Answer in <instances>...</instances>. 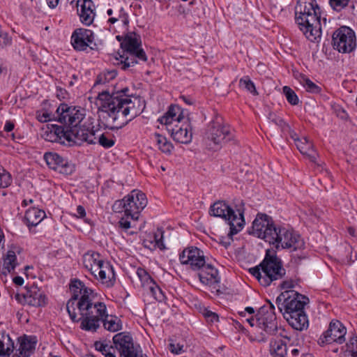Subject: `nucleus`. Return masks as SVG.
<instances>
[{
  "label": "nucleus",
  "instance_id": "f257e3e1",
  "mask_svg": "<svg viewBox=\"0 0 357 357\" xmlns=\"http://www.w3.org/2000/svg\"><path fill=\"white\" fill-rule=\"evenodd\" d=\"M128 91V88H124L112 93L107 91L98 93V126L118 130L142 113L144 101L137 96L131 97Z\"/></svg>",
  "mask_w": 357,
  "mask_h": 357
},
{
  "label": "nucleus",
  "instance_id": "f03ea898",
  "mask_svg": "<svg viewBox=\"0 0 357 357\" xmlns=\"http://www.w3.org/2000/svg\"><path fill=\"white\" fill-rule=\"evenodd\" d=\"M57 121L63 124H48L42 134L45 140L64 144L65 142L77 144L78 139H83L84 132L79 130V123L84 120V114L76 107L61 104L56 109Z\"/></svg>",
  "mask_w": 357,
  "mask_h": 357
},
{
  "label": "nucleus",
  "instance_id": "7ed1b4c3",
  "mask_svg": "<svg viewBox=\"0 0 357 357\" xmlns=\"http://www.w3.org/2000/svg\"><path fill=\"white\" fill-rule=\"evenodd\" d=\"M69 288L72 297L67 302L66 310L73 322H81L86 316L91 314L93 310L100 312L105 309L104 303L93 302V290L80 280H71Z\"/></svg>",
  "mask_w": 357,
  "mask_h": 357
},
{
  "label": "nucleus",
  "instance_id": "20e7f679",
  "mask_svg": "<svg viewBox=\"0 0 357 357\" xmlns=\"http://www.w3.org/2000/svg\"><path fill=\"white\" fill-rule=\"evenodd\" d=\"M321 10L317 0H298L295 6V22L311 42L321 35Z\"/></svg>",
  "mask_w": 357,
  "mask_h": 357
},
{
  "label": "nucleus",
  "instance_id": "39448f33",
  "mask_svg": "<svg viewBox=\"0 0 357 357\" xmlns=\"http://www.w3.org/2000/svg\"><path fill=\"white\" fill-rule=\"evenodd\" d=\"M245 322L251 326L254 340L259 342H266L270 336L276 335L278 331L275 306L270 301L268 305L259 309L256 318L253 316L248 318L245 317Z\"/></svg>",
  "mask_w": 357,
  "mask_h": 357
},
{
  "label": "nucleus",
  "instance_id": "423d86ee",
  "mask_svg": "<svg viewBox=\"0 0 357 357\" xmlns=\"http://www.w3.org/2000/svg\"><path fill=\"white\" fill-rule=\"evenodd\" d=\"M261 285L269 286L273 281L282 279L286 274L282 260L273 252L267 250L261 262L249 269Z\"/></svg>",
  "mask_w": 357,
  "mask_h": 357
},
{
  "label": "nucleus",
  "instance_id": "0eeeda50",
  "mask_svg": "<svg viewBox=\"0 0 357 357\" xmlns=\"http://www.w3.org/2000/svg\"><path fill=\"white\" fill-rule=\"evenodd\" d=\"M244 212V203L242 200L235 205L234 208L225 202L218 201L211 206L209 211L211 215L225 220L229 225L228 236L231 238L243 229L245 224Z\"/></svg>",
  "mask_w": 357,
  "mask_h": 357
},
{
  "label": "nucleus",
  "instance_id": "6e6552de",
  "mask_svg": "<svg viewBox=\"0 0 357 357\" xmlns=\"http://www.w3.org/2000/svg\"><path fill=\"white\" fill-rule=\"evenodd\" d=\"M105 309L99 312H94L86 316L81 321L80 328L86 331L96 332L100 328V324L104 328L110 331L116 332L122 329L121 319L116 316L109 315L107 313L106 305L104 303Z\"/></svg>",
  "mask_w": 357,
  "mask_h": 357
},
{
  "label": "nucleus",
  "instance_id": "1a4fd4ad",
  "mask_svg": "<svg viewBox=\"0 0 357 357\" xmlns=\"http://www.w3.org/2000/svg\"><path fill=\"white\" fill-rule=\"evenodd\" d=\"M126 203V217H121L119 221V227L128 230L131 228V221L138 220L142 211L147 204L146 196L138 190H133L124 197Z\"/></svg>",
  "mask_w": 357,
  "mask_h": 357
},
{
  "label": "nucleus",
  "instance_id": "9d476101",
  "mask_svg": "<svg viewBox=\"0 0 357 357\" xmlns=\"http://www.w3.org/2000/svg\"><path fill=\"white\" fill-rule=\"evenodd\" d=\"M231 138L229 126L224 123L222 116L216 115L208 125L205 132L206 145L210 149L216 151Z\"/></svg>",
  "mask_w": 357,
  "mask_h": 357
},
{
  "label": "nucleus",
  "instance_id": "9b49d317",
  "mask_svg": "<svg viewBox=\"0 0 357 357\" xmlns=\"http://www.w3.org/2000/svg\"><path fill=\"white\" fill-rule=\"evenodd\" d=\"M94 119L92 117L85 119L79 123V130H82L84 139H78L77 144L82 142H87L89 144L98 143L105 149L112 147L115 144V137L109 132L98 134L99 129L95 128L93 126Z\"/></svg>",
  "mask_w": 357,
  "mask_h": 357
},
{
  "label": "nucleus",
  "instance_id": "f8f14e48",
  "mask_svg": "<svg viewBox=\"0 0 357 357\" xmlns=\"http://www.w3.org/2000/svg\"><path fill=\"white\" fill-rule=\"evenodd\" d=\"M307 297L294 290L282 292L276 298V305L280 312L284 315L305 311L304 307L308 303Z\"/></svg>",
  "mask_w": 357,
  "mask_h": 357
},
{
  "label": "nucleus",
  "instance_id": "ddd939ff",
  "mask_svg": "<svg viewBox=\"0 0 357 357\" xmlns=\"http://www.w3.org/2000/svg\"><path fill=\"white\" fill-rule=\"evenodd\" d=\"M113 343L121 357H147L142 354L140 346L134 343L132 335L128 332L116 334Z\"/></svg>",
  "mask_w": 357,
  "mask_h": 357
},
{
  "label": "nucleus",
  "instance_id": "4468645a",
  "mask_svg": "<svg viewBox=\"0 0 357 357\" xmlns=\"http://www.w3.org/2000/svg\"><path fill=\"white\" fill-rule=\"evenodd\" d=\"M333 48L340 53H350L356 47L355 32L348 26H341L333 34Z\"/></svg>",
  "mask_w": 357,
  "mask_h": 357
},
{
  "label": "nucleus",
  "instance_id": "2eb2a0df",
  "mask_svg": "<svg viewBox=\"0 0 357 357\" xmlns=\"http://www.w3.org/2000/svg\"><path fill=\"white\" fill-rule=\"evenodd\" d=\"M346 334L347 328L342 323L333 319L330 322L328 329L319 338L318 344L321 347L333 342L342 344L345 342Z\"/></svg>",
  "mask_w": 357,
  "mask_h": 357
},
{
  "label": "nucleus",
  "instance_id": "dca6fc26",
  "mask_svg": "<svg viewBox=\"0 0 357 357\" xmlns=\"http://www.w3.org/2000/svg\"><path fill=\"white\" fill-rule=\"evenodd\" d=\"M14 297L20 304H26L35 307H44L47 301L44 292L34 284L26 287L25 293H16Z\"/></svg>",
  "mask_w": 357,
  "mask_h": 357
},
{
  "label": "nucleus",
  "instance_id": "f3484780",
  "mask_svg": "<svg viewBox=\"0 0 357 357\" xmlns=\"http://www.w3.org/2000/svg\"><path fill=\"white\" fill-rule=\"evenodd\" d=\"M94 33L87 29H76L71 36V44L76 51H85L87 48L90 50H98V46L93 43Z\"/></svg>",
  "mask_w": 357,
  "mask_h": 357
},
{
  "label": "nucleus",
  "instance_id": "a211bd4d",
  "mask_svg": "<svg viewBox=\"0 0 357 357\" xmlns=\"http://www.w3.org/2000/svg\"><path fill=\"white\" fill-rule=\"evenodd\" d=\"M179 261L181 264L189 266L194 271L200 269L206 262L203 251L195 246L185 248L179 254Z\"/></svg>",
  "mask_w": 357,
  "mask_h": 357
},
{
  "label": "nucleus",
  "instance_id": "6ab92c4d",
  "mask_svg": "<svg viewBox=\"0 0 357 357\" xmlns=\"http://www.w3.org/2000/svg\"><path fill=\"white\" fill-rule=\"evenodd\" d=\"M198 278L199 281L204 285L211 288L213 292L220 293V278L217 268L211 264L204 263L200 269H198Z\"/></svg>",
  "mask_w": 357,
  "mask_h": 357
},
{
  "label": "nucleus",
  "instance_id": "aec40b11",
  "mask_svg": "<svg viewBox=\"0 0 357 357\" xmlns=\"http://www.w3.org/2000/svg\"><path fill=\"white\" fill-rule=\"evenodd\" d=\"M44 160L47 166L60 174L68 176L72 174L75 170V165L63 158L57 153L47 152L44 155Z\"/></svg>",
  "mask_w": 357,
  "mask_h": 357
},
{
  "label": "nucleus",
  "instance_id": "412c9836",
  "mask_svg": "<svg viewBox=\"0 0 357 357\" xmlns=\"http://www.w3.org/2000/svg\"><path fill=\"white\" fill-rule=\"evenodd\" d=\"M275 227L276 224L271 216L258 213L252 222V230L249 233L266 241V236L270 234V230Z\"/></svg>",
  "mask_w": 357,
  "mask_h": 357
},
{
  "label": "nucleus",
  "instance_id": "4be33fe9",
  "mask_svg": "<svg viewBox=\"0 0 357 357\" xmlns=\"http://www.w3.org/2000/svg\"><path fill=\"white\" fill-rule=\"evenodd\" d=\"M172 139L177 143L188 144L192 141V133L188 121L178 122L167 128Z\"/></svg>",
  "mask_w": 357,
  "mask_h": 357
},
{
  "label": "nucleus",
  "instance_id": "5701e85b",
  "mask_svg": "<svg viewBox=\"0 0 357 357\" xmlns=\"http://www.w3.org/2000/svg\"><path fill=\"white\" fill-rule=\"evenodd\" d=\"M82 263L84 267L86 269H91L93 267L96 268H99L98 267H101L104 270H100V275L104 278L105 272L107 273L108 276L111 275L110 273V263L109 261H105L101 258V255L95 251L89 250L86 252L82 257Z\"/></svg>",
  "mask_w": 357,
  "mask_h": 357
},
{
  "label": "nucleus",
  "instance_id": "b1692460",
  "mask_svg": "<svg viewBox=\"0 0 357 357\" xmlns=\"http://www.w3.org/2000/svg\"><path fill=\"white\" fill-rule=\"evenodd\" d=\"M282 235L284 236L280 248L291 249L292 251H296L305 248L304 240L294 230L282 229Z\"/></svg>",
  "mask_w": 357,
  "mask_h": 357
},
{
  "label": "nucleus",
  "instance_id": "393cba45",
  "mask_svg": "<svg viewBox=\"0 0 357 357\" xmlns=\"http://www.w3.org/2000/svg\"><path fill=\"white\" fill-rule=\"evenodd\" d=\"M76 5L80 21L85 25H91L96 16L95 5L91 0H77Z\"/></svg>",
  "mask_w": 357,
  "mask_h": 357
},
{
  "label": "nucleus",
  "instance_id": "a878e982",
  "mask_svg": "<svg viewBox=\"0 0 357 357\" xmlns=\"http://www.w3.org/2000/svg\"><path fill=\"white\" fill-rule=\"evenodd\" d=\"M184 119L183 111L178 105H172L169 107L167 112L159 119L161 124L166 126V128L170 125L177 124Z\"/></svg>",
  "mask_w": 357,
  "mask_h": 357
},
{
  "label": "nucleus",
  "instance_id": "bb28decb",
  "mask_svg": "<svg viewBox=\"0 0 357 357\" xmlns=\"http://www.w3.org/2000/svg\"><path fill=\"white\" fill-rule=\"evenodd\" d=\"M284 318L294 329L297 331H301L304 329H307L309 325L307 316L305 311L284 315Z\"/></svg>",
  "mask_w": 357,
  "mask_h": 357
},
{
  "label": "nucleus",
  "instance_id": "cd10ccee",
  "mask_svg": "<svg viewBox=\"0 0 357 357\" xmlns=\"http://www.w3.org/2000/svg\"><path fill=\"white\" fill-rule=\"evenodd\" d=\"M294 142L301 153L306 155L310 161L313 162H316L318 154L314 149L313 144L306 137L294 139Z\"/></svg>",
  "mask_w": 357,
  "mask_h": 357
},
{
  "label": "nucleus",
  "instance_id": "c85d7f7f",
  "mask_svg": "<svg viewBox=\"0 0 357 357\" xmlns=\"http://www.w3.org/2000/svg\"><path fill=\"white\" fill-rule=\"evenodd\" d=\"M45 217V213L43 210L31 207L25 212L23 222L31 229V227L38 225Z\"/></svg>",
  "mask_w": 357,
  "mask_h": 357
},
{
  "label": "nucleus",
  "instance_id": "c756f323",
  "mask_svg": "<svg viewBox=\"0 0 357 357\" xmlns=\"http://www.w3.org/2000/svg\"><path fill=\"white\" fill-rule=\"evenodd\" d=\"M23 252V249L17 245H13L7 252L6 256L3 259V268L8 273L15 271V267L18 265L16 255H20Z\"/></svg>",
  "mask_w": 357,
  "mask_h": 357
},
{
  "label": "nucleus",
  "instance_id": "7c9ffc66",
  "mask_svg": "<svg viewBox=\"0 0 357 357\" xmlns=\"http://www.w3.org/2000/svg\"><path fill=\"white\" fill-rule=\"evenodd\" d=\"M98 268H96L93 267L91 269H87V270L89 271H90L91 275H93L96 279H98L99 280H100V282L102 284H105L107 287H111L114 286L115 281H116V278H115V273H114L113 266L110 264L111 275H109V276H108L107 273L105 272L104 278L100 275V273H101L100 270L103 271L104 269L102 268V266L101 267L99 266Z\"/></svg>",
  "mask_w": 357,
  "mask_h": 357
},
{
  "label": "nucleus",
  "instance_id": "2f4dec72",
  "mask_svg": "<svg viewBox=\"0 0 357 357\" xmlns=\"http://www.w3.org/2000/svg\"><path fill=\"white\" fill-rule=\"evenodd\" d=\"M282 229L286 228L276 225V227L273 228L272 231H270V234H268L266 238V242L273 245L278 250L280 248L284 236L282 235ZM270 231H271V229Z\"/></svg>",
  "mask_w": 357,
  "mask_h": 357
},
{
  "label": "nucleus",
  "instance_id": "473e14b6",
  "mask_svg": "<svg viewBox=\"0 0 357 357\" xmlns=\"http://www.w3.org/2000/svg\"><path fill=\"white\" fill-rule=\"evenodd\" d=\"M270 353L273 357H285L287 354V344L282 340L271 341Z\"/></svg>",
  "mask_w": 357,
  "mask_h": 357
},
{
  "label": "nucleus",
  "instance_id": "72a5a7b5",
  "mask_svg": "<svg viewBox=\"0 0 357 357\" xmlns=\"http://www.w3.org/2000/svg\"><path fill=\"white\" fill-rule=\"evenodd\" d=\"M36 341L34 339L24 337L22 340L20 347V356L19 357H29L35 349Z\"/></svg>",
  "mask_w": 357,
  "mask_h": 357
},
{
  "label": "nucleus",
  "instance_id": "f704fd0d",
  "mask_svg": "<svg viewBox=\"0 0 357 357\" xmlns=\"http://www.w3.org/2000/svg\"><path fill=\"white\" fill-rule=\"evenodd\" d=\"M141 45L140 40L135 36H126L121 42V47L123 53H131Z\"/></svg>",
  "mask_w": 357,
  "mask_h": 357
},
{
  "label": "nucleus",
  "instance_id": "c9c22d12",
  "mask_svg": "<svg viewBox=\"0 0 357 357\" xmlns=\"http://www.w3.org/2000/svg\"><path fill=\"white\" fill-rule=\"evenodd\" d=\"M296 78L303 86L307 92L312 93H319L321 91V88L312 80H310L306 75L302 73H298Z\"/></svg>",
  "mask_w": 357,
  "mask_h": 357
},
{
  "label": "nucleus",
  "instance_id": "e433bc0d",
  "mask_svg": "<svg viewBox=\"0 0 357 357\" xmlns=\"http://www.w3.org/2000/svg\"><path fill=\"white\" fill-rule=\"evenodd\" d=\"M154 140L156 142L158 149L165 153H170L173 149L172 144L167 139L159 134H154Z\"/></svg>",
  "mask_w": 357,
  "mask_h": 357
},
{
  "label": "nucleus",
  "instance_id": "4c0bfd02",
  "mask_svg": "<svg viewBox=\"0 0 357 357\" xmlns=\"http://www.w3.org/2000/svg\"><path fill=\"white\" fill-rule=\"evenodd\" d=\"M137 275L141 281L142 287L147 289L150 287V286H153L155 283V280L143 268L139 267L137 269Z\"/></svg>",
  "mask_w": 357,
  "mask_h": 357
},
{
  "label": "nucleus",
  "instance_id": "58836bf2",
  "mask_svg": "<svg viewBox=\"0 0 357 357\" xmlns=\"http://www.w3.org/2000/svg\"><path fill=\"white\" fill-rule=\"evenodd\" d=\"M117 73L115 70L102 71L96 77L94 86L99 84H105L114 79Z\"/></svg>",
  "mask_w": 357,
  "mask_h": 357
},
{
  "label": "nucleus",
  "instance_id": "ea45409f",
  "mask_svg": "<svg viewBox=\"0 0 357 357\" xmlns=\"http://www.w3.org/2000/svg\"><path fill=\"white\" fill-rule=\"evenodd\" d=\"M149 238L150 239H147V243L152 244L153 248H159L161 250L165 249L163 243V231L162 230L158 229L157 232L154 233Z\"/></svg>",
  "mask_w": 357,
  "mask_h": 357
},
{
  "label": "nucleus",
  "instance_id": "a19ab883",
  "mask_svg": "<svg viewBox=\"0 0 357 357\" xmlns=\"http://www.w3.org/2000/svg\"><path fill=\"white\" fill-rule=\"evenodd\" d=\"M6 341L11 342L9 335L0 333V357H6L9 356L12 351L8 345L7 347L5 346Z\"/></svg>",
  "mask_w": 357,
  "mask_h": 357
},
{
  "label": "nucleus",
  "instance_id": "79ce46f5",
  "mask_svg": "<svg viewBox=\"0 0 357 357\" xmlns=\"http://www.w3.org/2000/svg\"><path fill=\"white\" fill-rule=\"evenodd\" d=\"M239 86L244 87L248 91L250 92L254 96L258 95V92L256 89L254 82L250 79L248 76H244L240 79Z\"/></svg>",
  "mask_w": 357,
  "mask_h": 357
},
{
  "label": "nucleus",
  "instance_id": "37998d69",
  "mask_svg": "<svg viewBox=\"0 0 357 357\" xmlns=\"http://www.w3.org/2000/svg\"><path fill=\"white\" fill-rule=\"evenodd\" d=\"M329 4L333 10L341 12L348 6L351 8V0H329Z\"/></svg>",
  "mask_w": 357,
  "mask_h": 357
},
{
  "label": "nucleus",
  "instance_id": "c03bdc74",
  "mask_svg": "<svg viewBox=\"0 0 357 357\" xmlns=\"http://www.w3.org/2000/svg\"><path fill=\"white\" fill-rule=\"evenodd\" d=\"M121 58L123 60H121L123 70H126L130 66H135L138 63V61L135 59L132 53H123V55L121 56Z\"/></svg>",
  "mask_w": 357,
  "mask_h": 357
},
{
  "label": "nucleus",
  "instance_id": "a18cd8bd",
  "mask_svg": "<svg viewBox=\"0 0 357 357\" xmlns=\"http://www.w3.org/2000/svg\"><path fill=\"white\" fill-rule=\"evenodd\" d=\"M148 289L157 301L162 302L165 301L166 296L161 288L156 284V282L154 284V285L150 286Z\"/></svg>",
  "mask_w": 357,
  "mask_h": 357
},
{
  "label": "nucleus",
  "instance_id": "49530a36",
  "mask_svg": "<svg viewBox=\"0 0 357 357\" xmlns=\"http://www.w3.org/2000/svg\"><path fill=\"white\" fill-rule=\"evenodd\" d=\"M282 89L288 102L292 105H297L299 100L294 91L287 86H284Z\"/></svg>",
  "mask_w": 357,
  "mask_h": 357
},
{
  "label": "nucleus",
  "instance_id": "de8ad7c7",
  "mask_svg": "<svg viewBox=\"0 0 357 357\" xmlns=\"http://www.w3.org/2000/svg\"><path fill=\"white\" fill-rule=\"evenodd\" d=\"M113 13H114V11L112 8H109L107 10V14L109 16H110V17L107 20L108 23L114 24L115 22H116L117 21H119L120 20L125 24L128 23V20L125 13H123V15H121V13H117V14H115V15L114 16Z\"/></svg>",
  "mask_w": 357,
  "mask_h": 357
},
{
  "label": "nucleus",
  "instance_id": "09e8293b",
  "mask_svg": "<svg viewBox=\"0 0 357 357\" xmlns=\"http://www.w3.org/2000/svg\"><path fill=\"white\" fill-rule=\"evenodd\" d=\"M12 183V177L9 172L0 169V188H5Z\"/></svg>",
  "mask_w": 357,
  "mask_h": 357
},
{
  "label": "nucleus",
  "instance_id": "8fccbe9b",
  "mask_svg": "<svg viewBox=\"0 0 357 357\" xmlns=\"http://www.w3.org/2000/svg\"><path fill=\"white\" fill-rule=\"evenodd\" d=\"M126 203L124 201V198L122 199H119L114 202V204L112 206V211L114 213H122L124 212V215L123 217H126Z\"/></svg>",
  "mask_w": 357,
  "mask_h": 357
},
{
  "label": "nucleus",
  "instance_id": "3c124183",
  "mask_svg": "<svg viewBox=\"0 0 357 357\" xmlns=\"http://www.w3.org/2000/svg\"><path fill=\"white\" fill-rule=\"evenodd\" d=\"M132 55H134L136 60L138 61H147V56L144 51L143 49L140 48L139 47L137 49H136L134 52H132Z\"/></svg>",
  "mask_w": 357,
  "mask_h": 357
},
{
  "label": "nucleus",
  "instance_id": "603ef678",
  "mask_svg": "<svg viewBox=\"0 0 357 357\" xmlns=\"http://www.w3.org/2000/svg\"><path fill=\"white\" fill-rule=\"evenodd\" d=\"M203 314L208 322L214 323L219 321V317L215 312L206 310Z\"/></svg>",
  "mask_w": 357,
  "mask_h": 357
},
{
  "label": "nucleus",
  "instance_id": "864d4df0",
  "mask_svg": "<svg viewBox=\"0 0 357 357\" xmlns=\"http://www.w3.org/2000/svg\"><path fill=\"white\" fill-rule=\"evenodd\" d=\"M347 350H349L351 353L352 351H355L354 349L357 347V335L354 334L349 339V342L347 343Z\"/></svg>",
  "mask_w": 357,
  "mask_h": 357
},
{
  "label": "nucleus",
  "instance_id": "5fc2aeb1",
  "mask_svg": "<svg viewBox=\"0 0 357 357\" xmlns=\"http://www.w3.org/2000/svg\"><path fill=\"white\" fill-rule=\"evenodd\" d=\"M296 281L292 279H289L282 281L280 286L281 289H284L293 288L294 287Z\"/></svg>",
  "mask_w": 357,
  "mask_h": 357
},
{
  "label": "nucleus",
  "instance_id": "6e6d98bb",
  "mask_svg": "<svg viewBox=\"0 0 357 357\" xmlns=\"http://www.w3.org/2000/svg\"><path fill=\"white\" fill-rule=\"evenodd\" d=\"M94 347L96 348V350L102 352V354H107V344H105L104 343L101 342H99V341H96L95 343H94Z\"/></svg>",
  "mask_w": 357,
  "mask_h": 357
},
{
  "label": "nucleus",
  "instance_id": "4d7b16f0",
  "mask_svg": "<svg viewBox=\"0 0 357 357\" xmlns=\"http://www.w3.org/2000/svg\"><path fill=\"white\" fill-rule=\"evenodd\" d=\"M269 119L272 120V121L275 123L276 125L280 126V127H284L286 123L284 121V120L280 117H277L275 116V115H273L271 114H270L269 115Z\"/></svg>",
  "mask_w": 357,
  "mask_h": 357
},
{
  "label": "nucleus",
  "instance_id": "13d9d810",
  "mask_svg": "<svg viewBox=\"0 0 357 357\" xmlns=\"http://www.w3.org/2000/svg\"><path fill=\"white\" fill-rule=\"evenodd\" d=\"M37 118L40 122H47L50 121V114L47 112H44L42 114H38Z\"/></svg>",
  "mask_w": 357,
  "mask_h": 357
},
{
  "label": "nucleus",
  "instance_id": "bf43d9fd",
  "mask_svg": "<svg viewBox=\"0 0 357 357\" xmlns=\"http://www.w3.org/2000/svg\"><path fill=\"white\" fill-rule=\"evenodd\" d=\"M183 347H180L178 344L176 346L174 344H169V349L173 354H179L182 350Z\"/></svg>",
  "mask_w": 357,
  "mask_h": 357
},
{
  "label": "nucleus",
  "instance_id": "052dcab7",
  "mask_svg": "<svg viewBox=\"0 0 357 357\" xmlns=\"http://www.w3.org/2000/svg\"><path fill=\"white\" fill-rule=\"evenodd\" d=\"M14 123L10 121H7L4 126V130L6 132H10L14 129Z\"/></svg>",
  "mask_w": 357,
  "mask_h": 357
},
{
  "label": "nucleus",
  "instance_id": "680f3d73",
  "mask_svg": "<svg viewBox=\"0 0 357 357\" xmlns=\"http://www.w3.org/2000/svg\"><path fill=\"white\" fill-rule=\"evenodd\" d=\"M77 213L79 218H84L86 215V211L84 208L79 205L77 207Z\"/></svg>",
  "mask_w": 357,
  "mask_h": 357
},
{
  "label": "nucleus",
  "instance_id": "e2e57ef3",
  "mask_svg": "<svg viewBox=\"0 0 357 357\" xmlns=\"http://www.w3.org/2000/svg\"><path fill=\"white\" fill-rule=\"evenodd\" d=\"M13 282L17 286H22L24 284V279L21 276H15L13 278Z\"/></svg>",
  "mask_w": 357,
  "mask_h": 357
},
{
  "label": "nucleus",
  "instance_id": "0e129e2a",
  "mask_svg": "<svg viewBox=\"0 0 357 357\" xmlns=\"http://www.w3.org/2000/svg\"><path fill=\"white\" fill-rule=\"evenodd\" d=\"M66 91L65 89H63L61 88H56V96L57 97L61 99V98H64L65 96L64 95L66 93Z\"/></svg>",
  "mask_w": 357,
  "mask_h": 357
},
{
  "label": "nucleus",
  "instance_id": "69168bd1",
  "mask_svg": "<svg viewBox=\"0 0 357 357\" xmlns=\"http://www.w3.org/2000/svg\"><path fill=\"white\" fill-rule=\"evenodd\" d=\"M48 6L51 8H54L57 6L59 0H46Z\"/></svg>",
  "mask_w": 357,
  "mask_h": 357
},
{
  "label": "nucleus",
  "instance_id": "338daca9",
  "mask_svg": "<svg viewBox=\"0 0 357 357\" xmlns=\"http://www.w3.org/2000/svg\"><path fill=\"white\" fill-rule=\"evenodd\" d=\"M337 116L342 119H347L348 117L347 113L342 109L337 112Z\"/></svg>",
  "mask_w": 357,
  "mask_h": 357
},
{
  "label": "nucleus",
  "instance_id": "774afa93",
  "mask_svg": "<svg viewBox=\"0 0 357 357\" xmlns=\"http://www.w3.org/2000/svg\"><path fill=\"white\" fill-rule=\"evenodd\" d=\"M291 354L293 357H297L300 354V351L298 349H293L291 350Z\"/></svg>",
  "mask_w": 357,
  "mask_h": 357
}]
</instances>
